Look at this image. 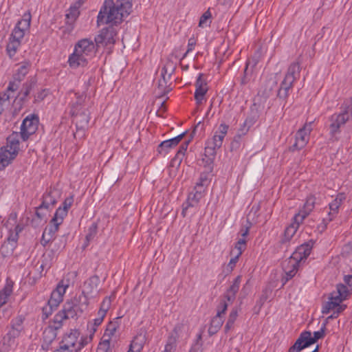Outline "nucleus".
<instances>
[{
  "instance_id": "473e14b6",
  "label": "nucleus",
  "mask_w": 352,
  "mask_h": 352,
  "mask_svg": "<svg viewBox=\"0 0 352 352\" xmlns=\"http://www.w3.org/2000/svg\"><path fill=\"white\" fill-rule=\"evenodd\" d=\"M18 240V234L17 232L14 233H11L10 236L8 237L7 241L3 243L1 245V250L2 253L4 252L5 249L10 250L11 252L14 250L16 243Z\"/></svg>"
},
{
  "instance_id": "69168bd1",
  "label": "nucleus",
  "mask_w": 352,
  "mask_h": 352,
  "mask_svg": "<svg viewBox=\"0 0 352 352\" xmlns=\"http://www.w3.org/2000/svg\"><path fill=\"white\" fill-rule=\"evenodd\" d=\"M21 82V81L15 80V79H14L13 81L10 82L8 87H7L6 91L8 92L9 94L10 92L16 91L19 89Z\"/></svg>"
},
{
  "instance_id": "6ab92c4d",
  "label": "nucleus",
  "mask_w": 352,
  "mask_h": 352,
  "mask_svg": "<svg viewBox=\"0 0 352 352\" xmlns=\"http://www.w3.org/2000/svg\"><path fill=\"white\" fill-rule=\"evenodd\" d=\"M346 199L344 193H339L336 197L329 203V212L328 221H331L338 213V210L343 201Z\"/></svg>"
},
{
  "instance_id": "5701e85b",
  "label": "nucleus",
  "mask_w": 352,
  "mask_h": 352,
  "mask_svg": "<svg viewBox=\"0 0 352 352\" xmlns=\"http://www.w3.org/2000/svg\"><path fill=\"white\" fill-rule=\"evenodd\" d=\"M59 226V223H50V226L45 228L41 240L42 245L46 246L54 238L56 232L58 230Z\"/></svg>"
},
{
  "instance_id": "8fccbe9b",
  "label": "nucleus",
  "mask_w": 352,
  "mask_h": 352,
  "mask_svg": "<svg viewBox=\"0 0 352 352\" xmlns=\"http://www.w3.org/2000/svg\"><path fill=\"white\" fill-rule=\"evenodd\" d=\"M211 17L212 14L210 11V9H208L201 15L199 23V26L201 28H204L208 25H210V24H208V21L211 19ZM210 23L211 21H210L209 23Z\"/></svg>"
},
{
  "instance_id": "1a4fd4ad",
  "label": "nucleus",
  "mask_w": 352,
  "mask_h": 352,
  "mask_svg": "<svg viewBox=\"0 0 352 352\" xmlns=\"http://www.w3.org/2000/svg\"><path fill=\"white\" fill-rule=\"evenodd\" d=\"M38 119L37 116L32 115L31 118H25L21 126V137L23 141H26L30 135L35 133L37 129Z\"/></svg>"
},
{
  "instance_id": "7c9ffc66",
  "label": "nucleus",
  "mask_w": 352,
  "mask_h": 352,
  "mask_svg": "<svg viewBox=\"0 0 352 352\" xmlns=\"http://www.w3.org/2000/svg\"><path fill=\"white\" fill-rule=\"evenodd\" d=\"M30 67L31 63L30 61L21 63L16 72L14 74V79L19 81L23 80L25 75L28 73Z\"/></svg>"
},
{
  "instance_id": "09e8293b",
  "label": "nucleus",
  "mask_w": 352,
  "mask_h": 352,
  "mask_svg": "<svg viewBox=\"0 0 352 352\" xmlns=\"http://www.w3.org/2000/svg\"><path fill=\"white\" fill-rule=\"evenodd\" d=\"M246 248V240L244 238L240 239L234 245V249L231 251V255L241 252V255Z\"/></svg>"
},
{
  "instance_id": "f8f14e48",
  "label": "nucleus",
  "mask_w": 352,
  "mask_h": 352,
  "mask_svg": "<svg viewBox=\"0 0 352 352\" xmlns=\"http://www.w3.org/2000/svg\"><path fill=\"white\" fill-rule=\"evenodd\" d=\"M300 71V66L298 62L292 63L287 69V72L280 87H292L294 82L299 75Z\"/></svg>"
},
{
  "instance_id": "f257e3e1",
  "label": "nucleus",
  "mask_w": 352,
  "mask_h": 352,
  "mask_svg": "<svg viewBox=\"0 0 352 352\" xmlns=\"http://www.w3.org/2000/svg\"><path fill=\"white\" fill-rule=\"evenodd\" d=\"M132 12L131 0H104L97 16V26L103 24H111L102 28L95 37L94 41L99 47L114 44L117 32L113 25L120 24Z\"/></svg>"
},
{
  "instance_id": "f704fd0d",
  "label": "nucleus",
  "mask_w": 352,
  "mask_h": 352,
  "mask_svg": "<svg viewBox=\"0 0 352 352\" xmlns=\"http://www.w3.org/2000/svg\"><path fill=\"white\" fill-rule=\"evenodd\" d=\"M25 317L23 315H19L12 319L10 324V327L12 329L16 330L21 333L24 331L23 322Z\"/></svg>"
},
{
  "instance_id": "774afa93",
  "label": "nucleus",
  "mask_w": 352,
  "mask_h": 352,
  "mask_svg": "<svg viewBox=\"0 0 352 352\" xmlns=\"http://www.w3.org/2000/svg\"><path fill=\"white\" fill-rule=\"evenodd\" d=\"M96 232H97V225L96 223H93L89 229V233L86 236V240L87 241H89L91 239H93L94 237L95 236V235L96 234Z\"/></svg>"
},
{
  "instance_id": "e2e57ef3",
  "label": "nucleus",
  "mask_w": 352,
  "mask_h": 352,
  "mask_svg": "<svg viewBox=\"0 0 352 352\" xmlns=\"http://www.w3.org/2000/svg\"><path fill=\"white\" fill-rule=\"evenodd\" d=\"M54 309H56V307L50 306V305H48V303L45 306H44L42 309L43 319H47L49 317V316H50L52 314Z\"/></svg>"
},
{
  "instance_id": "79ce46f5",
  "label": "nucleus",
  "mask_w": 352,
  "mask_h": 352,
  "mask_svg": "<svg viewBox=\"0 0 352 352\" xmlns=\"http://www.w3.org/2000/svg\"><path fill=\"white\" fill-rule=\"evenodd\" d=\"M264 92L259 91L258 94L254 97L253 100V104L251 107L252 111H258L259 109H262L263 108V95Z\"/></svg>"
},
{
  "instance_id": "423d86ee",
  "label": "nucleus",
  "mask_w": 352,
  "mask_h": 352,
  "mask_svg": "<svg viewBox=\"0 0 352 352\" xmlns=\"http://www.w3.org/2000/svg\"><path fill=\"white\" fill-rule=\"evenodd\" d=\"M89 301L84 295L76 296L71 300L67 301L63 306V310L66 313L68 318H74L79 317L85 310H87Z\"/></svg>"
},
{
  "instance_id": "338daca9",
  "label": "nucleus",
  "mask_w": 352,
  "mask_h": 352,
  "mask_svg": "<svg viewBox=\"0 0 352 352\" xmlns=\"http://www.w3.org/2000/svg\"><path fill=\"white\" fill-rule=\"evenodd\" d=\"M184 328V324L183 323H178L175 326L171 333H173V337L175 338V340H177Z\"/></svg>"
},
{
  "instance_id": "ddd939ff",
  "label": "nucleus",
  "mask_w": 352,
  "mask_h": 352,
  "mask_svg": "<svg viewBox=\"0 0 352 352\" xmlns=\"http://www.w3.org/2000/svg\"><path fill=\"white\" fill-rule=\"evenodd\" d=\"M60 195V190L56 187L50 188L49 191L43 195V201L38 209H48L50 206H54Z\"/></svg>"
},
{
  "instance_id": "c756f323",
  "label": "nucleus",
  "mask_w": 352,
  "mask_h": 352,
  "mask_svg": "<svg viewBox=\"0 0 352 352\" xmlns=\"http://www.w3.org/2000/svg\"><path fill=\"white\" fill-rule=\"evenodd\" d=\"M190 141V140L188 141H186L180 145L178 151L177 152L175 156L171 160L170 165L172 166H174L175 164H177V166L180 165V164L183 160V157L185 155V152L186 151V150L188 148V144H189Z\"/></svg>"
},
{
  "instance_id": "4468645a",
  "label": "nucleus",
  "mask_w": 352,
  "mask_h": 352,
  "mask_svg": "<svg viewBox=\"0 0 352 352\" xmlns=\"http://www.w3.org/2000/svg\"><path fill=\"white\" fill-rule=\"evenodd\" d=\"M98 47L95 41L89 38H82L78 41L74 49L78 52H81L86 56H91L96 53Z\"/></svg>"
},
{
  "instance_id": "bf43d9fd",
  "label": "nucleus",
  "mask_w": 352,
  "mask_h": 352,
  "mask_svg": "<svg viewBox=\"0 0 352 352\" xmlns=\"http://www.w3.org/2000/svg\"><path fill=\"white\" fill-rule=\"evenodd\" d=\"M94 334L91 333H89V336H86L85 337H82L80 342L78 343V350H81L85 346H86L89 342H90Z\"/></svg>"
},
{
  "instance_id": "864d4df0",
  "label": "nucleus",
  "mask_w": 352,
  "mask_h": 352,
  "mask_svg": "<svg viewBox=\"0 0 352 352\" xmlns=\"http://www.w3.org/2000/svg\"><path fill=\"white\" fill-rule=\"evenodd\" d=\"M311 211H308L303 208V210H300L298 214H296L294 217V221L298 225L302 223L303 220L309 214Z\"/></svg>"
},
{
  "instance_id": "4be33fe9",
  "label": "nucleus",
  "mask_w": 352,
  "mask_h": 352,
  "mask_svg": "<svg viewBox=\"0 0 352 352\" xmlns=\"http://www.w3.org/2000/svg\"><path fill=\"white\" fill-rule=\"evenodd\" d=\"M85 54L78 52L74 49L73 54L69 57L68 63L69 66L73 68H76L79 66H86L87 64V58Z\"/></svg>"
},
{
  "instance_id": "49530a36",
  "label": "nucleus",
  "mask_w": 352,
  "mask_h": 352,
  "mask_svg": "<svg viewBox=\"0 0 352 352\" xmlns=\"http://www.w3.org/2000/svg\"><path fill=\"white\" fill-rule=\"evenodd\" d=\"M238 311L237 309H233L229 315L228 320L225 325V331L228 332L234 325V323L237 318Z\"/></svg>"
},
{
  "instance_id": "c03bdc74",
  "label": "nucleus",
  "mask_w": 352,
  "mask_h": 352,
  "mask_svg": "<svg viewBox=\"0 0 352 352\" xmlns=\"http://www.w3.org/2000/svg\"><path fill=\"white\" fill-rule=\"evenodd\" d=\"M176 146L172 140H167L162 142L157 146V151L159 153H167L169 148Z\"/></svg>"
},
{
  "instance_id": "de8ad7c7",
  "label": "nucleus",
  "mask_w": 352,
  "mask_h": 352,
  "mask_svg": "<svg viewBox=\"0 0 352 352\" xmlns=\"http://www.w3.org/2000/svg\"><path fill=\"white\" fill-rule=\"evenodd\" d=\"M299 227V225L297 224L295 221H294L293 223H292L290 226L287 227L285 230V237L289 240L293 237V236L296 232L298 228Z\"/></svg>"
},
{
  "instance_id": "aec40b11",
  "label": "nucleus",
  "mask_w": 352,
  "mask_h": 352,
  "mask_svg": "<svg viewBox=\"0 0 352 352\" xmlns=\"http://www.w3.org/2000/svg\"><path fill=\"white\" fill-rule=\"evenodd\" d=\"M56 330L52 326H49L45 328L43 333V342L41 348L45 351L49 350L51 344L56 339Z\"/></svg>"
},
{
  "instance_id": "3c124183",
  "label": "nucleus",
  "mask_w": 352,
  "mask_h": 352,
  "mask_svg": "<svg viewBox=\"0 0 352 352\" xmlns=\"http://www.w3.org/2000/svg\"><path fill=\"white\" fill-rule=\"evenodd\" d=\"M111 351L110 339H103L99 343L96 352H110Z\"/></svg>"
},
{
  "instance_id": "f03ea898",
  "label": "nucleus",
  "mask_w": 352,
  "mask_h": 352,
  "mask_svg": "<svg viewBox=\"0 0 352 352\" xmlns=\"http://www.w3.org/2000/svg\"><path fill=\"white\" fill-rule=\"evenodd\" d=\"M76 96V102L72 105L71 113L73 118V122L76 124V132L74 134L76 138L78 134L83 136L85 130L87 127L89 121V112L87 109L82 105L86 96L84 94H75Z\"/></svg>"
},
{
  "instance_id": "b1692460",
  "label": "nucleus",
  "mask_w": 352,
  "mask_h": 352,
  "mask_svg": "<svg viewBox=\"0 0 352 352\" xmlns=\"http://www.w3.org/2000/svg\"><path fill=\"white\" fill-rule=\"evenodd\" d=\"M79 336L80 332L78 330H72L69 334L65 336L60 343L73 351L76 348V344Z\"/></svg>"
},
{
  "instance_id": "dca6fc26",
  "label": "nucleus",
  "mask_w": 352,
  "mask_h": 352,
  "mask_svg": "<svg viewBox=\"0 0 352 352\" xmlns=\"http://www.w3.org/2000/svg\"><path fill=\"white\" fill-rule=\"evenodd\" d=\"M80 7V3H78V6L76 3L71 6L67 11L65 14L66 16V30L69 32H72L74 28V23L76 20L80 15L79 8Z\"/></svg>"
},
{
  "instance_id": "ea45409f",
  "label": "nucleus",
  "mask_w": 352,
  "mask_h": 352,
  "mask_svg": "<svg viewBox=\"0 0 352 352\" xmlns=\"http://www.w3.org/2000/svg\"><path fill=\"white\" fill-rule=\"evenodd\" d=\"M67 211L65 210V209H63L61 206H60L56 210V212L53 217V218L51 219L50 223H59V225L62 224L63 219L65 217L67 214Z\"/></svg>"
},
{
  "instance_id": "a18cd8bd",
  "label": "nucleus",
  "mask_w": 352,
  "mask_h": 352,
  "mask_svg": "<svg viewBox=\"0 0 352 352\" xmlns=\"http://www.w3.org/2000/svg\"><path fill=\"white\" fill-rule=\"evenodd\" d=\"M208 91V88H196L195 92V99L196 103L199 105L205 100V95Z\"/></svg>"
},
{
  "instance_id": "7ed1b4c3",
  "label": "nucleus",
  "mask_w": 352,
  "mask_h": 352,
  "mask_svg": "<svg viewBox=\"0 0 352 352\" xmlns=\"http://www.w3.org/2000/svg\"><path fill=\"white\" fill-rule=\"evenodd\" d=\"M351 116L352 102L350 100L344 101L341 106V112L333 114L329 118L330 135L333 137L340 133V128L344 125Z\"/></svg>"
},
{
  "instance_id": "5fc2aeb1",
  "label": "nucleus",
  "mask_w": 352,
  "mask_h": 352,
  "mask_svg": "<svg viewBox=\"0 0 352 352\" xmlns=\"http://www.w3.org/2000/svg\"><path fill=\"white\" fill-rule=\"evenodd\" d=\"M103 320L102 319L96 318L94 320V322H89L87 324V330L89 333L94 334L97 330V327L101 324Z\"/></svg>"
},
{
  "instance_id": "9d476101",
  "label": "nucleus",
  "mask_w": 352,
  "mask_h": 352,
  "mask_svg": "<svg viewBox=\"0 0 352 352\" xmlns=\"http://www.w3.org/2000/svg\"><path fill=\"white\" fill-rule=\"evenodd\" d=\"M68 287V280H67V283H65V280L60 281L56 288L52 292L50 298L47 302L48 305L56 308L63 301V296Z\"/></svg>"
},
{
  "instance_id": "a19ab883",
  "label": "nucleus",
  "mask_w": 352,
  "mask_h": 352,
  "mask_svg": "<svg viewBox=\"0 0 352 352\" xmlns=\"http://www.w3.org/2000/svg\"><path fill=\"white\" fill-rule=\"evenodd\" d=\"M20 45L21 41H14L10 38V41L6 47V51L10 58H12L15 55L17 49L20 46Z\"/></svg>"
},
{
  "instance_id": "2f4dec72",
  "label": "nucleus",
  "mask_w": 352,
  "mask_h": 352,
  "mask_svg": "<svg viewBox=\"0 0 352 352\" xmlns=\"http://www.w3.org/2000/svg\"><path fill=\"white\" fill-rule=\"evenodd\" d=\"M223 323V316H219L216 315L212 318L210 322V325L208 328V334L212 336L217 333L222 327Z\"/></svg>"
},
{
  "instance_id": "412c9836",
  "label": "nucleus",
  "mask_w": 352,
  "mask_h": 352,
  "mask_svg": "<svg viewBox=\"0 0 352 352\" xmlns=\"http://www.w3.org/2000/svg\"><path fill=\"white\" fill-rule=\"evenodd\" d=\"M312 243H307L298 246L291 256L300 263L301 261L307 258V256H309L312 249Z\"/></svg>"
},
{
  "instance_id": "603ef678",
  "label": "nucleus",
  "mask_w": 352,
  "mask_h": 352,
  "mask_svg": "<svg viewBox=\"0 0 352 352\" xmlns=\"http://www.w3.org/2000/svg\"><path fill=\"white\" fill-rule=\"evenodd\" d=\"M176 341L175 338L173 337V333H170L165 345L164 352H175Z\"/></svg>"
},
{
  "instance_id": "9b49d317",
  "label": "nucleus",
  "mask_w": 352,
  "mask_h": 352,
  "mask_svg": "<svg viewBox=\"0 0 352 352\" xmlns=\"http://www.w3.org/2000/svg\"><path fill=\"white\" fill-rule=\"evenodd\" d=\"M99 283L100 278L98 276H91L84 283L82 292L80 295L86 296L88 300L89 298L95 297L98 293Z\"/></svg>"
},
{
  "instance_id": "20e7f679",
  "label": "nucleus",
  "mask_w": 352,
  "mask_h": 352,
  "mask_svg": "<svg viewBox=\"0 0 352 352\" xmlns=\"http://www.w3.org/2000/svg\"><path fill=\"white\" fill-rule=\"evenodd\" d=\"M326 324L327 322L322 324L320 331L314 333V337H311L310 331L302 332L295 343L289 349L288 352H300L315 343L318 340L322 338L324 336Z\"/></svg>"
},
{
  "instance_id": "0eeeda50",
  "label": "nucleus",
  "mask_w": 352,
  "mask_h": 352,
  "mask_svg": "<svg viewBox=\"0 0 352 352\" xmlns=\"http://www.w3.org/2000/svg\"><path fill=\"white\" fill-rule=\"evenodd\" d=\"M313 122H307L296 132L295 142L289 147V151L294 152L303 148L309 140L310 133L312 131Z\"/></svg>"
},
{
  "instance_id": "39448f33",
  "label": "nucleus",
  "mask_w": 352,
  "mask_h": 352,
  "mask_svg": "<svg viewBox=\"0 0 352 352\" xmlns=\"http://www.w3.org/2000/svg\"><path fill=\"white\" fill-rule=\"evenodd\" d=\"M349 295V292L346 286L343 284H338L336 290L329 294V300L326 302L322 309V314H328L331 310L337 309L340 306H342L341 302L346 300Z\"/></svg>"
},
{
  "instance_id": "052dcab7",
  "label": "nucleus",
  "mask_w": 352,
  "mask_h": 352,
  "mask_svg": "<svg viewBox=\"0 0 352 352\" xmlns=\"http://www.w3.org/2000/svg\"><path fill=\"white\" fill-rule=\"evenodd\" d=\"M118 327V324L117 322H110L107 326V328L106 329V333L104 337L106 336L107 334L109 336H113L115 332L116 331Z\"/></svg>"
},
{
  "instance_id": "e433bc0d",
  "label": "nucleus",
  "mask_w": 352,
  "mask_h": 352,
  "mask_svg": "<svg viewBox=\"0 0 352 352\" xmlns=\"http://www.w3.org/2000/svg\"><path fill=\"white\" fill-rule=\"evenodd\" d=\"M65 319H69L66 313L64 311L63 309L60 311L58 313H57L54 319V326H52L53 328H54L56 331L59 329L62 325H63V321Z\"/></svg>"
},
{
  "instance_id": "a878e982",
  "label": "nucleus",
  "mask_w": 352,
  "mask_h": 352,
  "mask_svg": "<svg viewBox=\"0 0 352 352\" xmlns=\"http://www.w3.org/2000/svg\"><path fill=\"white\" fill-rule=\"evenodd\" d=\"M241 280V276H238L235 278L232 284L230 285V287L228 289L226 293L224 295L225 298L230 302H232L234 300L236 294L239 291V285Z\"/></svg>"
},
{
  "instance_id": "4c0bfd02",
  "label": "nucleus",
  "mask_w": 352,
  "mask_h": 352,
  "mask_svg": "<svg viewBox=\"0 0 352 352\" xmlns=\"http://www.w3.org/2000/svg\"><path fill=\"white\" fill-rule=\"evenodd\" d=\"M263 56L262 54V48L260 47L257 51L254 53V54L252 56L251 59H250L247 64L246 67L245 68L244 72L245 73L246 70L248 69V67L251 65L252 67H255L258 62L261 60V58Z\"/></svg>"
},
{
  "instance_id": "393cba45",
  "label": "nucleus",
  "mask_w": 352,
  "mask_h": 352,
  "mask_svg": "<svg viewBox=\"0 0 352 352\" xmlns=\"http://www.w3.org/2000/svg\"><path fill=\"white\" fill-rule=\"evenodd\" d=\"M258 211V206H253L247 215V223L249 226L243 228L241 230V234L243 237L248 234L250 227L252 223L256 222V219L258 217L257 212Z\"/></svg>"
},
{
  "instance_id": "cd10ccee",
  "label": "nucleus",
  "mask_w": 352,
  "mask_h": 352,
  "mask_svg": "<svg viewBox=\"0 0 352 352\" xmlns=\"http://www.w3.org/2000/svg\"><path fill=\"white\" fill-rule=\"evenodd\" d=\"M16 155H12L8 148L1 147L0 148V170L4 169Z\"/></svg>"
},
{
  "instance_id": "2eb2a0df",
  "label": "nucleus",
  "mask_w": 352,
  "mask_h": 352,
  "mask_svg": "<svg viewBox=\"0 0 352 352\" xmlns=\"http://www.w3.org/2000/svg\"><path fill=\"white\" fill-rule=\"evenodd\" d=\"M21 332L8 328V333L3 336L1 343V351H8L11 348L16 345V338L21 335Z\"/></svg>"
},
{
  "instance_id": "6e6552de",
  "label": "nucleus",
  "mask_w": 352,
  "mask_h": 352,
  "mask_svg": "<svg viewBox=\"0 0 352 352\" xmlns=\"http://www.w3.org/2000/svg\"><path fill=\"white\" fill-rule=\"evenodd\" d=\"M32 16L30 12H27L23 15V18L16 25L12 30L10 38L21 41L24 37L25 32L30 27Z\"/></svg>"
},
{
  "instance_id": "c85d7f7f",
  "label": "nucleus",
  "mask_w": 352,
  "mask_h": 352,
  "mask_svg": "<svg viewBox=\"0 0 352 352\" xmlns=\"http://www.w3.org/2000/svg\"><path fill=\"white\" fill-rule=\"evenodd\" d=\"M34 85L35 82L34 81L25 83L22 89L16 97L14 102L17 101V102L20 104V106H21L25 100V98L29 95L32 88L34 86Z\"/></svg>"
},
{
  "instance_id": "0e129e2a",
  "label": "nucleus",
  "mask_w": 352,
  "mask_h": 352,
  "mask_svg": "<svg viewBox=\"0 0 352 352\" xmlns=\"http://www.w3.org/2000/svg\"><path fill=\"white\" fill-rule=\"evenodd\" d=\"M10 97H11L10 94L7 92L6 91L4 92H1L0 93V103L5 106L9 105Z\"/></svg>"
},
{
  "instance_id": "a211bd4d",
  "label": "nucleus",
  "mask_w": 352,
  "mask_h": 352,
  "mask_svg": "<svg viewBox=\"0 0 352 352\" xmlns=\"http://www.w3.org/2000/svg\"><path fill=\"white\" fill-rule=\"evenodd\" d=\"M229 126L226 124L222 123L219 125L218 129L215 131L212 138L208 140L210 142V144H214V146L221 147L223 139L228 133Z\"/></svg>"
},
{
  "instance_id": "6e6d98bb",
  "label": "nucleus",
  "mask_w": 352,
  "mask_h": 352,
  "mask_svg": "<svg viewBox=\"0 0 352 352\" xmlns=\"http://www.w3.org/2000/svg\"><path fill=\"white\" fill-rule=\"evenodd\" d=\"M241 145V134H236L230 143L231 151H237Z\"/></svg>"
},
{
  "instance_id": "58836bf2",
  "label": "nucleus",
  "mask_w": 352,
  "mask_h": 352,
  "mask_svg": "<svg viewBox=\"0 0 352 352\" xmlns=\"http://www.w3.org/2000/svg\"><path fill=\"white\" fill-rule=\"evenodd\" d=\"M206 146L205 147L204 154L208 157V161H210V164L212 163V159L217 154L216 150L219 148V147L214 146V144H210V141L206 142Z\"/></svg>"
},
{
  "instance_id": "4d7b16f0",
  "label": "nucleus",
  "mask_w": 352,
  "mask_h": 352,
  "mask_svg": "<svg viewBox=\"0 0 352 352\" xmlns=\"http://www.w3.org/2000/svg\"><path fill=\"white\" fill-rule=\"evenodd\" d=\"M228 300L223 296V298L221 300L219 305L218 306L217 315L219 316H223L228 308Z\"/></svg>"
},
{
  "instance_id": "13d9d810",
  "label": "nucleus",
  "mask_w": 352,
  "mask_h": 352,
  "mask_svg": "<svg viewBox=\"0 0 352 352\" xmlns=\"http://www.w3.org/2000/svg\"><path fill=\"white\" fill-rule=\"evenodd\" d=\"M292 89V87H280L278 91L277 96L279 99H283L285 100L289 94V91Z\"/></svg>"
},
{
  "instance_id": "680f3d73",
  "label": "nucleus",
  "mask_w": 352,
  "mask_h": 352,
  "mask_svg": "<svg viewBox=\"0 0 352 352\" xmlns=\"http://www.w3.org/2000/svg\"><path fill=\"white\" fill-rule=\"evenodd\" d=\"M316 198L314 196H309L307 198L306 202L304 204V208L308 211H311L314 208Z\"/></svg>"
},
{
  "instance_id": "bb28decb",
  "label": "nucleus",
  "mask_w": 352,
  "mask_h": 352,
  "mask_svg": "<svg viewBox=\"0 0 352 352\" xmlns=\"http://www.w3.org/2000/svg\"><path fill=\"white\" fill-rule=\"evenodd\" d=\"M18 133H13L7 138V145L3 147L4 148H8V151H10L12 155H17L19 149V141L18 139Z\"/></svg>"
},
{
  "instance_id": "72a5a7b5",
  "label": "nucleus",
  "mask_w": 352,
  "mask_h": 352,
  "mask_svg": "<svg viewBox=\"0 0 352 352\" xmlns=\"http://www.w3.org/2000/svg\"><path fill=\"white\" fill-rule=\"evenodd\" d=\"M12 283H7L0 291V307L6 303L8 298L12 293Z\"/></svg>"
},
{
  "instance_id": "c9c22d12",
  "label": "nucleus",
  "mask_w": 352,
  "mask_h": 352,
  "mask_svg": "<svg viewBox=\"0 0 352 352\" xmlns=\"http://www.w3.org/2000/svg\"><path fill=\"white\" fill-rule=\"evenodd\" d=\"M201 191L197 190L196 193L193 195V197L191 198L190 196H189L188 201L186 202V206H184L183 205V209H182V215L184 217L186 216V211L188 208V207H193L195 204H197L199 201V199L201 198Z\"/></svg>"
},
{
  "instance_id": "f3484780",
  "label": "nucleus",
  "mask_w": 352,
  "mask_h": 352,
  "mask_svg": "<svg viewBox=\"0 0 352 352\" xmlns=\"http://www.w3.org/2000/svg\"><path fill=\"white\" fill-rule=\"evenodd\" d=\"M299 262L290 256L283 263V270L285 274L286 280L292 278L298 272Z\"/></svg>"
},
{
  "instance_id": "37998d69",
  "label": "nucleus",
  "mask_w": 352,
  "mask_h": 352,
  "mask_svg": "<svg viewBox=\"0 0 352 352\" xmlns=\"http://www.w3.org/2000/svg\"><path fill=\"white\" fill-rule=\"evenodd\" d=\"M161 77L162 79L159 80L158 89L161 96H162L170 91V89L166 87L168 80L170 79H168V76L164 74H161Z\"/></svg>"
}]
</instances>
